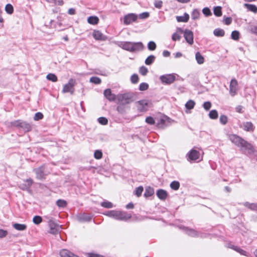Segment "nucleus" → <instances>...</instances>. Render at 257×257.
I'll use <instances>...</instances> for the list:
<instances>
[{"mask_svg": "<svg viewBox=\"0 0 257 257\" xmlns=\"http://www.w3.org/2000/svg\"><path fill=\"white\" fill-rule=\"evenodd\" d=\"M123 105L120 103L116 108L117 111L121 114H123L125 112V108Z\"/></svg>", "mask_w": 257, "mask_h": 257, "instance_id": "54", "label": "nucleus"}, {"mask_svg": "<svg viewBox=\"0 0 257 257\" xmlns=\"http://www.w3.org/2000/svg\"><path fill=\"white\" fill-rule=\"evenodd\" d=\"M56 204L59 207H64L66 206L67 203L64 200L59 199L57 201Z\"/></svg>", "mask_w": 257, "mask_h": 257, "instance_id": "49", "label": "nucleus"}, {"mask_svg": "<svg viewBox=\"0 0 257 257\" xmlns=\"http://www.w3.org/2000/svg\"><path fill=\"white\" fill-rule=\"evenodd\" d=\"M200 153L199 151L194 149H191L186 155L187 159L190 161H196L199 159Z\"/></svg>", "mask_w": 257, "mask_h": 257, "instance_id": "11", "label": "nucleus"}, {"mask_svg": "<svg viewBox=\"0 0 257 257\" xmlns=\"http://www.w3.org/2000/svg\"><path fill=\"white\" fill-rule=\"evenodd\" d=\"M117 99L122 104H129L134 100L133 94L130 93L118 95Z\"/></svg>", "mask_w": 257, "mask_h": 257, "instance_id": "6", "label": "nucleus"}, {"mask_svg": "<svg viewBox=\"0 0 257 257\" xmlns=\"http://www.w3.org/2000/svg\"><path fill=\"white\" fill-rule=\"evenodd\" d=\"M48 225L50 228L49 232L55 234L58 233L59 230V225L55 223L52 218L48 221Z\"/></svg>", "mask_w": 257, "mask_h": 257, "instance_id": "9", "label": "nucleus"}, {"mask_svg": "<svg viewBox=\"0 0 257 257\" xmlns=\"http://www.w3.org/2000/svg\"><path fill=\"white\" fill-rule=\"evenodd\" d=\"M5 11L8 14H12L14 12V8L10 4H8L5 7Z\"/></svg>", "mask_w": 257, "mask_h": 257, "instance_id": "38", "label": "nucleus"}, {"mask_svg": "<svg viewBox=\"0 0 257 257\" xmlns=\"http://www.w3.org/2000/svg\"><path fill=\"white\" fill-rule=\"evenodd\" d=\"M251 32L257 35V26H254L251 29Z\"/></svg>", "mask_w": 257, "mask_h": 257, "instance_id": "64", "label": "nucleus"}, {"mask_svg": "<svg viewBox=\"0 0 257 257\" xmlns=\"http://www.w3.org/2000/svg\"><path fill=\"white\" fill-rule=\"evenodd\" d=\"M238 90V82L235 78H232L229 84V93L232 96L236 95Z\"/></svg>", "mask_w": 257, "mask_h": 257, "instance_id": "10", "label": "nucleus"}, {"mask_svg": "<svg viewBox=\"0 0 257 257\" xmlns=\"http://www.w3.org/2000/svg\"><path fill=\"white\" fill-rule=\"evenodd\" d=\"M154 193V189L151 187H148L146 189L145 192L144 193V196L146 197H150L153 195Z\"/></svg>", "mask_w": 257, "mask_h": 257, "instance_id": "34", "label": "nucleus"}, {"mask_svg": "<svg viewBox=\"0 0 257 257\" xmlns=\"http://www.w3.org/2000/svg\"><path fill=\"white\" fill-rule=\"evenodd\" d=\"M239 32L238 31H233L231 34V38L232 39L237 41L239 39Z\"/></svg>", "mask_w": 257, "mask_h": 257, "instance_id": "37", "label": "nucleus"}, {"mask_svg": "<svg viewBox=\"0 0 257 257\" xmlns=\"http://www.w3.org/2000/svg\"><path fill=\"white\" fill-rule=\"evenodd\" d=\"M76 84L75 79L73 78L69 79L68 83L63 86L62 92L63 93H70L71 95L73 94L75 91L74 86Z\"/></svg>", "mask_w": 257, "mask_h": 257, "instance_id": "5", "label": "nucleus"}, {"mask_svg": "<svg viewBox=\"0 0 257 257\" xmlns=\"http://www.w3.org/2000/svg\"><path fill=\"white\" fill-rule=\"evenodd\" d=\"M8 235V231L7 230L0 229V238H4Z\"/></svg>", "mask_w": 257, "mask_h": 257, "instance_id": "63", "label": "nucleus"}, {"mask_svg": "<svg viewBox=\"0 0 257 257\" xmlns=\"http://www.w3.org/2000/svg\"><path fill=\"white\" fill-rule=\"evenodd\" d=\"M143 190H144V189L142 186H140V187L136 188V189L135 190V194L138 197L140 196L143 191Z\"/></svg>", "mask_w": 257, "mask_h": 257, "instance_id": "53", "label": "nucleus"}, {"mask_svg": "<svg viewBox=\"0 0 257 257\" xmlns=\"http://www.w3.org/2000/svg\"><path fill=\"white\" fill-rule=\"evenodd\" d=\"M90 82L95 84H99L101 83V80L98 77L93 76L90 78Z\"/></svg>", "mask_w": 257, "mask_h": 257, "instance_id": "44", "label": "nucleus"}, {"mask_svg": "<svg viewBox=\"0 0 257 257\" xmlns=\"http://www.w3.org/2000/svg\"><path fill=\"white\" fill-rule=\"evenodd\" d=\"M33 183V181L32 179H31V178L27 179L25 181L24 183H22L20 185V187L22 190H28L30 188V187L32 186Z\"/></svg>", "mask_w": 257, "mask_h": 257, "instance_id": "16", "label": "nucleus"}, {"mask_svg": "<svg viewBox=\"0 0 257 257\" xmlns=\"http://www.w3.org/2000/svg\"><path fill=\"white\" fill-rule=\"evenodd\" d=\"M150 16L148 12H143L139 15V18L141 19H145L148 18Z\"/></svg>", "mask_w": 257, "mask_h": 257, "instance_id": "60", "label": "nucleus"}, {"mask_svg": "<svg viewBox=\"0 0 257 257\" xmlns=\"http://www.w3.org/2000/svg\"><path fill=\"white\" fill-rule=\"evenodd\" d=\"M34 170L36 174L37 178L41 179L44 178V168L43 166H41L38 168L35 169Z\"/></svg>", "mask_w": 257, "mask_h": 257, "instance_id": "18", "label": "nucleus"}, {"mask_svg": "<svg viewBox=\"0 0 257 257\" xmlns=\"http://www.w3.org/2000/svg\"><path fill=\"white\" fill-rule=\"evenodd\" d=\"M242 125L243 130L247 132L253 131L254 128L252 122L250 121L243 122Z\"/></svg>", "mask_w": 257, "mask_h": 257, "instance_id": "20", "label": "nucleus"}, {"mask_svg": "<svg viewBox=\"0 0 257 257\" xmlns=\"http://www.w3.org/2000/svg\"><path fill=\"white\" fill-rule=\"evenodd\" d=\"M213 13L216 17H220L222 15V9L220 6L215 7L213 9Z\"/></svg>", "mask_w": 257, "mask_h": 257, "instance_id": "33", "label": "nucleus"}, {"mask_svg": "<svg viewBox=\"0 0 257 257\" xmlns=\"http://www.w3.org/2000/svg\"><path fill=\"white\" fill-rule=\"evenodd\" d=\"M243 205L251 210L256 211L257 210V203H250L248 202H245L243 203Z\"/></svg>", "mask_w": 257, "mask_h": 257, "instance_id": "22", "label": "nucleus"}, {"mask_svg": "<svg viewBox=\"0 0 257 257\" xmlns=\"http://www.w3.org/2000/svg\"><path fill=\"white\" fill-rule=\"evenodd\" d=\"M195 59L198 64H202L204 62V58L199 52L195 54Z\"/></svg>", "mask_w": 257, "mask_h": 257, "instance_id": "27", "label": "nucleus"}, {"mask_svg": "<svg viewBox=\"0 0 257 257\" xmlns=\"http://www.w3.org/2000/svg\"><path fill=\"white\" fill-rule=\"evenodd\" d=\"M203 106L206 110H208L211 107V103L209 101H206L203 103Z\"/></svg>", "mask_w": 257, "mask_h": 257, "instance_id": "61", "label": "nucleus"}, {"mask_svg": "<svg viewBox=\"0 0 257 257\" xmlns=\"http://www.w3.org/2000/svg\"><path fill=\"white\" fill-rule=\"evenodd\" d=\"M202 13L206 17H209L212 15L210 10L207 7L203 9Z\"/></svg>", "mask_w": 257, "mask_h": 257, "instance_id": "48", "label": "nucleus"}, {"mask_svg": "<svg viewBox=\"0 0 257 257\" xmlns=\"http://www.w3.org/2000/svg\"><path fill=\"white\" fill-rule=\"evenodd\" d=\"M33 222L34 224L38 225L42 222V218L40 216L36 215L33 218Z\"/></svg>", "mask_w": 257, "mask_h": 257, "instance_id": "43", "label": "nucleus"}, {"mask_svg": "<svg viewBox=\"0 0 257 257\" xmlns=\"http://www.w3.org/2000/svg\"><path fill=\"white\" fill-rule=\"evenodd\" d=\"M12 126L22 129L25 132H28L31 131V125L25 121L17 120L11 122Z\"/></svg>", "mask_w": 257, "mask_h": 257, "instance_id": "4", "label": "nucleus"}, {"mask_svg": "<svg viewBox=\"0 0 257 257\" xmlns=\"http://www.w3.org/2000/svg\"><path fill=\"white\" fill-rule=\"evenodd\" d=\"M119 46L123 49L131 52L140 51L144 48V45L141 42H121Z\"/></svg>", "mask_w": 257, "mask_h": 257, "instance_id": "3", "label": "nucleus"}, {"mask_svg": "<svg viewBox=\"0 0 257 257\" xmlns=\"http://www.w3.org/2000/svg\"><path fill=\"white\" fill-rule=\"evenodd\" d=\"M219 120L222 124H226L228 121L227 117L225 115H221L220 116Z\"/></svg>", "mask_w": 257, "mask_h": 257, "instance_id": "51", "label": "nucleus"}, {"mask_svg": "<svg viewBox=\"0 0 257 257\" xmlns=\"http://www.w3.org/2000/svg\"><path fill=\"white\" fill-rule=\"evenodd\" d=\"M157 197L161 200H165L168 196V193L166 191L163 189H159L156 192Z\"/></svg>", "mask_w": 257, "mask_h": 257, "instance_id": "17", "label": "nucleus"}, {"mask_svg": "<svg viewBox=\"0 0 257 257\" xmlns=\"http://www.w3.org/2000/svg\"><path fill=\"white\" fill-rule=\"evenodd\" d=\"M154 6L157 9H161L163 6V2L160 0H156L154 2Z\"/></svg>", "mask_w": 257, "mask_h": 257, "instance_id": "57", "label": "nucleus"}, {"mask_svg": "<svg viewBox=\"0 0 257 257\" xmlns=\"http://www.w3.org/2000/svg\"><path fill=\"white\" fill-rule=\"evenodd\" d=\"M102 156V153L100 150H96L94 153V157L97 160L101 159Z\"/></svg>", "mask_w": 257, "mask_h": 257, "instance_id": "50", "label": "nucleus"}, {"mask_svg": "<svg viewBox=\"0 0 257 257\" xmlns=\"http://www.w3.org/2000/svg\"><path fill=\"white\" fill-rule=\"evenodd\" d=\"M131 80L132 83L136 84L139 81V76L137 74H134L131 77Z\"/></svg>", "mask_w": 257, "mask_h": 257, "instance_id": "52", "label": "nucleus"}, {"mask_svg": "<svg viewBox=\"0 0 257 257\" xmlns=\"http://www.w3.org/2000/svg\"><path fill=\"white\" fill-rule=\"evenodd\" d=\"M209 116L211 119H215L218 118V114L216 110H211L209 113Z\"/></svg>", "mask_w": 257, "mask_h": 257, "instance_id": "36", "label": "nucleus"}, {"mask_svg": "<svg viewBox=\"0 0 257 257\" xmlns=\"http://www.w3.org/2000/svg\"><path fill=\"white\" fill-rule=\"evenodd\" d=\"M149 88V85L148 83L145 82H142L140 84L139 90L140 91H145L148 89Z\"/></svg>", "mask_w": 257, "mask_h": 257, "instance_id": "47", "label": "nucleus"}, {"mask_svg": "<svg viewBox=\"0 0 257 257\" xmlns=\"http://www.w3.org/2000/svg\"><path fill=\"white\" fill-rule=\"evenodd\" d=\"M175 76L173 74H169L161 75L160 79L161 82L166 84L172 83L175 80Z\"/></svg>", "mask_w": 257, "mask_h": 257, "instance_id": "7", "label": "nucleus"}, {"mask_svg": "<svg viewBox=\"0 0 257 257\" xmlns=\"http://www.w3.org/2000/svg\"><path fill=\"white\" fill-rule=\"evenodd\" d=\"M234 250L239 252L241 255H245V256L247 255V254H246L247 252H246V251L243 250L242 249L240 248V247H239L238 246H237L236 247H235L234 248Z\"/></svg>", "mask_w": 257, "mask_h": 257, "instance_id": "58", "label": "nucleus"}, {"mask_svg": "<svg viewBox=\"0 0 257 257\" xmlns=\"http://www.w3.org/2000/svg\"><path fill=\"white\" fill-rule=\"evenodd\" d=\"M181 37L177 33H174L172 36V39L174 41H179Z\"/></svg>", "mask_w": 257, "mask_h": 257, "instance_id": "59", "label": "nucleus"}, {"mask_svg": "<svg viewBox=\"0 0 257 257\" xmlns=\"http://www.w3.org/2000/svg\"><path fill=\"white\" fill-rule=\"evenodd\" d=\"M230 141L238 147L240 148L241 150L248 155H252L255 152L254 147L248 142L236 135H230L229 136Z\"/></svg>", "mask_w": 257, "mask_h": 257, "instance_id": "1", "label": "nucleus"}, {"mask_svg": "<svg viewBox=\"0 0 257 257\" xmlns=\"http://www.w3.org/2000/svg\"><path fill=\"white\" fill-rule=\"evenodd\" d=\"M213 34L216 37H223L225 35V32L222 29L216 28L214 30Z\"/></svg>", "mask_w": 257, "mask_h": 257, "instance_id": "26", "label": "nucleus"}, {"mask_svg": "<svg viewBox=\"0 0 257 257\" xmlns=\"http://www.w3.org/2000/svg\"><path fill=\"white\" fill-rule=\"evenodd\" d=\"M224 22L225 25H229L232 22V19L230 17H224Z\"/></svg>", "mask_w": 257, "mask_h": 257, "instance_id": "62", "label": "nucleus"}, {"mask_svg": "<svg viewBox=\"0 0 257 257\" xmlns=\"http://www.w3.org/2000/svg\"><path fill=\"white\" fill-rule=\"evenodd\" d=\"M138 16L137 14L134 13H130L124 16L123 18V24L128 25L133 22L137 21Z\"/></svg>", "mask_w": 257, "mask_h": 257, "instance_id": "8", "label": "nucleus"}, {"mask_svg": "<svg viewBox=\"0 0 257 257\" xmlns=\"http://www.w3.org/2000/svg\"><path fill=\"white\" fill-rule=\"evenodd\" d=\"M146 122L151 125L154 124L155 123V119L152 116H148L146 118Z\"/></svg>", "mask_w": 257, "mask_h": 257, "instance_id": "56", "label": "nucleus"}, {"mask_svg": "<svg viewBox=\"0 0 257 257\" xmlns=\"http://www.w3.org/2000/svg\"><path fill=\"white\" fill-rule=\"evenodd\" d=\"M13 226L15 229L20 231L25 230L27 228V225L24 224L15 223Z\"/></svg>", "mask_w": 257, "mask_h": 257, "instance_id": "28", "label": "nucleus"}, {"mask_svg": "<svg viewBox=\"0 0 257 257\" xmlns=\"http://www.w3.org/2000/svg\"><path fill=\"white\" fill-rule=\"evenodd\" d=\"M189 19V15L186 13H185L183 16H177L176 20L178 22H184L186 23Z\"/></svg>", "mask_w": 257, "mask_h": 257, "instance_id": "21", "label": "nucleus"}, {"mask_svg": "<svg viewBox=\"0 0 257 257\" xmlns=\"http://www.w3.org/2000/svg\"><path fill=\"white\" fill-rule=\"evenodd\" d=\"M166 122H170V118L167 116H164L160 119L159 122H158V125L159 127L166 126Z\"/></svg>", "mask_w": 257, "mask_h": 257, "instance_id": "24", "label": "nucleus"}, {"mask_svg": "<svg viewBox=\"0 0 257 257\" xmlns=\"http://www.w3.org/2000/svg\"><path fill=\"white\" fill-rule=\"evenodd\" d=\"M139 72L140 74H141L143 76H145L147 75V74L148 72V69L147 67L145 66H142L141 67H140L139 69Z\"/></svg>", "mask_w": 257, "mask_h": 257, "instance_id": "46", "label": "nucleus"}, {"mask_svg": "<svg viewBox=\"0 0 257 257\" xmlns=\"http://www.w3.org/2000/svg\"><path fill=\"white\" fill-rule=\"evenodd\" d=\"M87 22L89 24L96 25L99 22V19L96 16H90L87 19Z\"/></svg>", "mask_w": 257, "mask_h": 257, "instance_id": "25", "label": "nucleus"}, {"mask_svg": "<svg viewBox=\"0 0 257 257\" xmlns=\"http://www.w3.org/2000/svg\"><path fill=\"white\" fill-rule=\"evenodd\" d=\"M43 118V114L40 112H38L35 113L34 117L35 120H39Z\"/></svg>", "mask_w": 257, "mask_h": 257, "instance_id": "55", "label": "nucleus"}, {"mask_svg": "<svg viewBox=\"0 0 257 257\" xmlns=\"http://www.w3.org/2000/svg\"><path fill=\"white\" fill-rule=\"evenodd\" d=\"M244 7L246 8L248 11L252 12L254 13H257V7L253 4H244Z\"/></svg>", "mask_w": 257, "mask_h": 257, "instance_id": "23", "label": "nucleus"}, {"mask_svg": "<svg viewBox=\"0 0 257 257\" xmlns=\"http://www.w3.org/2000/svg\"><path fill=\"white\" fill-rule=\"evenodd\" d=\"M147 47L150 51H154L157 48V45L155 42L151 41L148 43Z\"/></svg>", "mask_w": 257, "mask_h": 257, "instance_id": "39", "label": "nucleus"}, {"mask_svg": "<svg viewBox=\"0 0 257 257\" xmlns=\"http://www.w3.org/2000/svg\"><path fill=\"white\" fill-rule=\"evenodd\" d=\"M104 96L105 97L110 101H114L116 97V95L111 92L110 89H106L103 92Z\"/></svg>", "mask_w": 257, "mask_h": 257, "instance_id": "13", "label": "nucleus"}, {"mask_svg": "<svg viewBox=\"0 0 257 257\" xmlns=\"http://www.w3.org/2000/svg\"><path fill=\"white\" fill-rule=\"evenodd\" d=\"M97 120L102 125H106L108 123V119L105 117H99L98 118Z\"/></svg>", "mask_w": 257, "mask_h": 257, "instance_id": "45", "label": "nucleus"}, {"mask_svg": "<svg viewBox=\"0 0 257 257\" xmlns=\"http://www.w3.org/2000/svg\"><path fill=\"white\" fill-rule=\"evenodd\" d=\"M93 38L97 40H105L106 37L99 31H94L93 33Z\"/></svg>", "mask_w": 257, "mask_h": 257, "instance_id": "19", "label": "nucleus"}, {"mask_svg": "<svg viewBox=\"0 0 257 257\" xmlns=\"http://www.w3.org/2000/svg\"><path fill=\"white\" fill-rule=\"evenodd\" d=\"M101 206L106 208H111L113 207V204L111 202L108 201L102 202L100 204Z\"/></svg>", "mask_w": 257, "mask_h": 257, "instance_id": "40", "label": "nucleus"}, {"mask_svg": "<svg viewBox=\"0 0 257 257\" xmlns=\"http://www.w3.org/2000/svg\"><path fill=\"white\" fill-rule=\"evenodd\" d=\"M156 57L153 55L149 56L145 60V63L147 65H151L155 61Z\"/></svg>", "mask_w": 257, "mask_h": 257, "instance_id": "30", "label": "nucleus"}, {"mask_svg": "<svg viewBox=\"0 0 257 257\" xmlns=\"http://www.w3.org/2000/svg\"><path fill=\"white\" fill-rule=\"evenodd\" d=\"M92 219V216L89 214L82 213L77 216V219L79 222H88Z\"/></svg>", "mask_w": 257, "mask_h": 257, "instance_id": "15", "label": "nucleus"}, {"mask_svg": "<svg viewBox=\"0 0 257 257\" xmlns=\"http://www.w3.org/2000/svg\"><path fill=\"white\" fill-rule=\"evenodd\" d=\"M200 13L197 9H194L191 13V18L192 19L195 20L199 18Z\"/></svg>", "mask_w": 257, "mask_h": 257, "instance_id": "31", "label": "nucleus"}, {"mask_svg": "<svg viewBox=\"0 0 257 257\" xmlns=\"http://www.w3.org/2000/svg\"><path fill=\"white\" fill-rule=\"evenodd\" d=\"M186 233L191 236H193V237H195V236H199V234L198 233H197V232L193 229H186Z\"/></svg>", "mask_w": 257, "mask_h": 257, "instance_id": "42", "label": "nucleus"}, {"mask_svg": "<svg viewBox=\"0 0 257 257\" xmlns=\"http://www.w3.org/2000/svg\"><path fill=\"white\" fill-rule=\"evenodd\" d=\"M148 102L145 100H140L138 102V109L140 112L147 110Z\"/></svg>", "mask_w": 257, "mask_h": 257, "instance_id": "14", "label": "nucleus"}, {"mask_svg": "<svg viewBox=\"0 0 257 257\" xmlns=\"http://www.w3.org/2000/svg\"><path fill=\"white\" fill-rule=\"evenodd\" d=\"M180 187V183L178 181H174L172 182L170 184V187L174 190H177L179 189Z\"/></svg>", "mask_w": 257, "mask_h": 257, "instance_id": "41", "label": "nucleus"}, {"mask_svg": "<svg viewBox=\"0 0 257 257\" xmlns=\"http://www.w3.org/2000/svg\"><path fill=\"white\" fill-rule=\"evenodd\" d=\"M46 78L48 80L51 81L53 82H57L58 80L57 76L53 73H49L48 74H47V75L46 76Z\"/></svg>", "mask_w": 257, "mask_h": 257, "instance_id": "32", "label": "nucleus"}, {"mask_svg": "<svg viewBox=\"0 0 257 257\" xmlns=\"http://www.w3.org/2000/svg\"><path fill=\"white\" fill-rule=\"evenodd\" d=\"M195 105V102L192 100H188L185 104V107L187 109H192L194 108Z\"/></svg>", "mask_w": 257, "mask_h": 257, "instance_id": "35", "label": "nucleus"}, {"mask_svg": "<svg viewBox=\"0 0 257 257\" xmlns=\"http://www.w3.org/2000/svg\"><path fill=\"white\" fill-rule=\"evenodd\" d=\"M184 37L186 41L190 45H192L194 43L193 33L189 30L185 29L184 33Z\"/></svg>", "mask_w": 257, "mask_h": 257, "instance_id": "12", "label": "nucleus"}, {"mask_svg": "<svg viewBox=\"0 0 257 257\" xmlns=\"http://www.w3.org/2000/svg\"><path fill=\"white\" fill-rule=\"evenodd\" d=\"M72 252H70L69 250L67 249H62L60 251V255L61 257H71L72 255Z\"/></svg>", "mask_w": 257, "mask_h": 257, "instance_id": "29", "label": "nucleus"}, {"mask_svg": "<svg viewBox=\"0 0 257 257\" xmlns=\"http://www.w3.org/2000/svg\"><path fill=\"white\" fill-rule=\"evenodd\" d=\"M104 215L112 217L116 220L121 221H127L132 217L131 214H129L125 211L119 210H110L107 211L103 213Z\"/></svg>", "mask_w": 257, "mask_h": 257, "instance_id": "2", "label": "nucleus"}]
</instances>
